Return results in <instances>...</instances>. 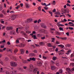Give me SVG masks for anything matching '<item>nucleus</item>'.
Segmentation results:
<instances>
[{"label":"nucleus","instance_id":"obj_62","mask_svg":"<svg viewBox=\"0 0 74 74\" xmlns=\"http://www.w3.org/2000/svg\"><path fill=\"white\" fill-rule=\"evenodd\" d=\"M3 14L4 15H7V13L5 12H4V13H3Z\"/></svg>","mask_w":74,"mask_h":74},{"label":"nucleus","instance_id":"obj_17","mask_svg":"<svg viewBox=\"0 0 74 74\" xmlns=\"http://www.w3.org/2000/svg\"><path fill=\"white\" fill-rule=\"evenodd\" d=\"M51 70H55L56 69V67L55 66H52L51 67Z\"/></svg>","mask_w":74,"mask_h":74},{"label":"nucleus","instance_id":"obj_10","mask_svg":"<svg viewBox=\"0 0 74 74\" xmlns=\"http://www.w3.org/2000/svg\"><path fill=\"white\" fill-rule=\"evenodd\" d=\"M10 73L11 74H16V71H11Z\"/></svg>","mask_w":74,"mask_h":74},{"label":"nucleus","instance_id":"obj_31","mask_svg":"<svg viewBox=\"0 0 74 74\" xmlns=\"http://www.w3.org/2000/svg\"><path fill=\"white\" fill-rule=\"evenodd\" d=\"M49 12L50 14H51V16H52V15H53L52 14H53L52 12L50 11H49Z\"/></svg>","mask_w":74,"mask_h":74},{"label":"nucleus","instance_id":"obj_48","mask_svg":"<svg viewBox=\"0 0 74 74\" xmlns=\"http://www.w3.org/2000/svg\"><path fill=\"white\" fill-rule=\"evenodd\" d=\"M8 51H10V52H12V50H11L10 49H8V50H7Z\"/></svg>","mask_w":74,"mask_h":74},{"label":"nucleus","instance_id":"obj_32","mask_svg":"<svg viewBox=\"0 0 74 74\" xmlns=\"http://www.w3.org/2000/svg\"><path fill=\"white\" fill-rule=\"evenodd\" d=\"M59 72L60 73H63V70L62 69H60L59 70Z\"/></svg>","mask_w":74,"mask_h":74},{"label":"nucleus","instance_id":"obj_49","mask_svg":"<svg viewBox=\"0 0 74 74\" xmlns=\"http://www.w3.org/2000/svg\"><path fill=\"white\" fill-rule=\"evenodd\" d=\"M34 53H37V51L36 50H35L34 51Z\"/></svg>","mask_w":74,"mask_h":74},{"label":"nucleus","instance_id":"obj_2","mask_svg":"<svg viewBox=\"0 0 74 74\" xmlns=\"http://www.w3.org/2000/svg\"><path fill=\"white\" fill-rule=\"evenodd\" d=\"M10 65L12 66V67H16L18 66V64H17L16 62H10Z\"/></svg>","mask_w":74,"mask_h":74},{"label":"nucleus","instance_id":"obj_27","mask_svg":"<svg viewBox=\"0 0 74 74\" xmlns=\"http://www.w3.org/2000/svg\"><path fill=\"white\" fill-rule=\"evenodd\" d=\"M23 63H28V61H27H27H23Z\"/></svg>","mask_w":74,"mask_h":74},{"label":"nucleus","instance_id":"obj_21","mask_svg":"<svg viewBox=\"0 0 74 74\" xmlns=\"http://www.w3.org/2000/svg\"><path fill=\"white\" fill-rule=\"evenodd\" d=\"M42 35L41 34H37V37H42Z\"/></svg>","mask_w":74,"mask_h":74},{"label":"nucleus","instance_id":"obj_11","mask_svg":"<svg viewBox=\"0 0 74 74\" xmlns=\"http://www.w3.org/2000/svg\"><path fill=\"white\" fill-rule=\"evenodd\" d=\"M42 64L41 62H38L37 63V65L38 66H41L42 65Z\"/></svg>","mask_w":74,"mask_h":74},{"label":"nucleus","instance_id":"obj_15","mask_svg":"<svg viewBox=\"0 0 74 74\" xmlns=\"http://www.w3.org/2000/svg\"><path fill=\"white\" fill-rule=\"evenodd\" d=\"M58 59V58L57 57H56V56H54L53 57V58H52V59L53 60H56V59Z\"/></svg>","mask_w":74,"mask_h":74},{"label":"nucleus","instance_id":"obj_46","mask_svg":"<svg viewBox=\"0 0 74 74\" xmlns=\"http://www.w3.org/2000/svg\"><path fill=\"white\" fill-rule=\"evenodd\" d=\"M66 34L67 36H69V32H68L66 33Z\"/></svg>","mask_w":74,"mask_h":74},{"label":"nucleus","instance_id":"obj_55","mask_svg":"<svg viewBox=\"0 0 74 74\" xmlns=\"http://www.w3.org/2000/svg\"><path fill=\"white\" fill-rule=\"evenodd\" d=\"M20 5L21 7H23V4L22 3H20Z\"/></svg>","mask_w":74,"mask_h":74},{"label":"nucleus","instance_id":"obj_39","mask_svg":"<svg viewBox=\"0 0 74 74\" xmlns=\"http://www.w3.org/2000/svg\"><path fill=\"white\" fill-rule=\"evenodd\" d=\"M56 14H57V15H60V12H57L56 13Z\"/></svg>","mask_w":74,"mask_h":74},{"label":"nucleus","instance_id":"obj_53","mask_svg":"<svg viewBox=\"0 0 74 74\" xmlns=\"http://www.w3.org/2000/svg\"><path fill=\"white\" fill-rule=\"evenodd\" d=\"M44 8L45 9V10H47L48 9V8L44 7Z\"/></svg>","mask_w":74,"mask_h":74},{"label":"nucleus","instance_id":"obj_45","mask_svg":"<svg viewBox=\"0 0 74 74\" xmlns=\"http://www.w3.org/2000/svg\"><path fill=\"white\" fill-rule=\"evenodd\" d=\"M43 58L44 59H47V57H45V56H43Z\"/></svg>","mask_w":74,"mask_h":74},{"label":"nucleus","instance_id":"obj_9","mask_svg":"<svg viewBox=\"0 0 74 74\" xmlns=\"http://www.w3.org/2000/svg\"><path fill=\"white\" fill-rule=\"evenodd\" d=\"M37 68H35L33 70L32 72L34 73H37Z\"/></svg>","mask_w":74,"mask_h":74},{"label":"nucleus","instance_id":"obj_37","mask_svg":"<svg viewBox=\"0 0 74 74\" xmlns=\"http://www.w3.org/2000/svg\"><path fill=\"white\" fill-rule=\"evenodd\" d=\"M16 43H19V40L18 39L16 40Z\"/></svg>","mask_w":74,"mask_h":74},{"label":"nucleus","instance_id":"obj_36","mask_svg":"<svg viewBox=\"0 0 74 74\" xmlns=\"http://www.w3.org/2000/svg\"><path fill=\"white\" fill-rule=\"evenodd\" d=\"M38 10H39L40 11H41V7L39 6L38 7Z\"/></svg>","mask_w":74,"mask_h":74},{"label":"nucleus","instance_id":"obj_14","mask_svg":"<svg viewBox=\"0 0 74 74\" xmlns=\"http://www.w3.org/2000/svg\"><path fill=\"white\" fill-rule=\"evenodd\" d=\"M25 5L27 8H29V4L28 3H25Z\"/></svg>","mask_w":74,"mask_h":74},{"label":"nucleus","instance_id":"obj_60","mask_svg":"<svg viewBox=\"0 0 74 74\" xmlns=\"http://www.w3.org/2000/svg\"><path fill=\"white\" fill-rule=\"evenodd\" d=\"M45 36L44 37H42L41 38L42 40H44V39H45Z\"/></svg>","mask_w":74,"mask_h":74},{"label":"nucleus","instance_id":"obj_20","mask_svg":"<svg viewBox=\"0 0 74 74\" xmlns=\"http://www.w3.org/2000/svg\"><path fill=\"white\" fill-rule=\"evenodd\" d=\"M47 44L49 47H53L50 43H47Z\"/></svg>","mask_w":74,"mask_h":74},{"label":"nucleus","instance_id":"obj_24","mask_svg":"<svg viewBox=\"0 0 74 74\" xmlns=\"http://www.w3.org/2000/svg\"><path fill=\"white\" fill-rule=\"evenodd\" d=\"M32 21V19L29 18L27 19V22H30Z\"/></svg>","mask_w":74,"mask_h":74},{"label":"nucleus","instance_id":"obj_51","mask_svg":"<svg viewBox=\"0 0 74 74\" xmlns=\"http://www.w3.org/2000/svg\"><path fill=\"white\" fill-rule=\"evenodd\" d=\"M26 32L27 33H28V34H29V33H30V31H27Z\"/></svg>","mask_w":74,"mask_h":74},{"label":"nucleus","instance_id":"obj_40","mask_svg":"<svg viewBox=\"0 0 74 74\" xmlns=\"http://www.w3.org/2000/svg\"><path fill=\"white\" fill-rule=\"evenodd\" d=\"M66 5L68 7H70V6H71V5H70V4H69V3H67L66 4Z\"/></svg>","mask_w":74,"mask_h":74},{"label":"nucleus","instance_id":"obj_12","mask_svg":"<svg viewBox=\"0 0 74 74\" xmlns=\"http://www.w3.org/2000/svg\"><path fill=\"white\" fill-rule=\"evenodd\" d=\"M25 46V44H21L20 45V48H22L23 47H24Z\"/></svg>","mask_w":74,"mask_h":74},{"label":"nucleus","instance_id":"obj_19","mask_svg":"<svg viewBox=\"0 0 74 74\" xmlns=\"http://www.w3.org/2000/svg\"><path fill=\"white\" fill-rule=\"evenodd\" d=\"M20 51L21 54H23V53H24V50L23 49H20Z\"/></svg>","mask_w":74,"mask_h":74},{"label":"nucleus","instance_id":"obj_59","mask_svg":"<svg viewBox=\"0 0 74 74\" xmlns=\"http://www.w3.org/2000/svg\"><path fill=\"white\" fill-rule=\"evenodd\" d=\"M23 67L25 70H26L27 69V66H23Z\"/></svg>","mask_w":74,"mask_h":74},{"label":"nucleus","instance_id":"obj_61","mask_svg":"<svg viewBox=\"0 0 74 74\" xmlns=\"http://www.w3.org/2000/svg\"><path fill=\"white\" fill-rule=\"evenodd\" d=\"M59 25L60 26H64V25L62 24H59Z\"/></svg>","mask_w":74,"mask_h":74},{"label":"nucleus","instance_id":"obj_25","mask_svg":"<svg viewBox=\"0 0 74 74\" xmlns=\"http://www.w3.org/2000/svg\"><path fill=\"white\" fill-rule=\"evenodd\" d=\"M29 55L30 56H34V54L33 53H31L29 54Z\"/></svg>","mask_w":74,"mask_h":74},{"label":"nucleus","instance_id":"obj_5","mask_svg":"<svg viewBox=\"0 0 74 74\" xmlns=\"http://www.w3.org/2000/svg\"><path fill=\"white\" fill-rule=\"evenodd\" d=\"M16 16H17V15L15 14H13L12 15L11 17V19L12 21L14 20L16 18Z\"/></svg>","mask_w":74,"mask_h":74},{"label":"nucleus","instance_id":"obj_6","mask_svg":"<svg viewBox=\"0 0 74 74\" xmlns=\"http://www.w3.org/2000/svg\"><path fill=\"white\" fill-rule=\"evenodd\" d=\"M10 34L11 35H15L16 34V32L14 31H12L10 32Z\"/></svg>","mask_w":74,"mask_h":74},{"label":"nucleus","instance_id":"obj_33","mask_svg":"<svg viewBox=\"0 0 74 74\" xmlns=\"http://www.w3.org/2000/svg\"><path fill=\"white\" fill-rule=\"evenodd\" d=\"M43 42H40L39 43V45L41 46L43 45Z\"/></svg>","mask_w":74,"mask_h":74},{"label":"nucleus","instance_id":"obj_18","mask_svg":"<svg viewBox=\"0 0 74 74\" xmlns=\"http://www.w3.org/2000/svg\"><path fill=\"white\" fill-rule=\"evenodd\" d=\"M32 37H33L34 39V40L36 39H37L38 38H37L36 37V35H32Z\"/></svg>","mask_w":74,"mask_h":74},{"label":"nucleus","instance_id":"obj_63","mask_svg":"<svg viewBox=\"0 0 74 74\" xmlns=\"http://www.w3.org/2000/svg\"><path fill=\"white\" fill-rule=\"evenodd\" d=\"M71 65H72V66H74V63H72L71 64Z\"/></svg>","mask_w":74,"mask_h":74},{"label":"nucleus","instance_id":"obj_47","mask_svg":"<svg viewBox=\"0 0 74 74\" xmlns=\"http://www.w3.org/2000/svg\"><path fill=\"white\" fill-rule=\"evenodd\" d=\"M10 13H12V14H14V13H15V12L13 11H12L10 12Z\"/></svg>","mask_w":74,"mask_h":74},{"label":"nucleus","instance_id":"obj_52","mask_svg":"<svg viewBox=\"0 0 74 74\" xmlns=\"http://www.w3.org/2000/svg\"><path fill=\"white\" fill-rule=\"evenodd\" d=\"M74 56V53L71 55V57H73Z\"/></svg>","mask_w":74,"mask_h":74},{"label":"nucleus","instance_id":"obj_50","mask_svg":"<svg viewBox=\"0 0 74 74\" xmlns=\"http://www.w3.org/2000/svg\"><path fill=\"white\" fill-rule=\"evenodd\" d=\"M58 48H56V50H55V51L56 52H58Z\"/></svg>","mask_w":74,"mask_h":74},{"label":"nucleus","instance_id":"obj_34","mask_svg":"<svg viewBox=\"0 0 74 74\" xmlns=\"http://www.w3.org/2000/svg\"><path fill=\"white\" fill-rule=\"evenodd\" d=\"M19 29V28H17L16 29V33H17L18 34V33H19V32H18V30Z\"/></svg>","mask_w":74,"mask_h":74},{"label":"nucleus","instance_id":"obj_57","mask_svg":"<svg viewBox=\"0 0 74 74\" xmlns=\"http://www.w3.org/2000/svg\"><path fill=\"white\" fill-rule=\"evenodd\" d=\"M56 65L57 66H59V63H57L56 64Z\"/></svg>","mask_w":74,"mask_h":74},{"label":"nucleus","instance_id":"obj_28","mask_svg":"<svg viewBox=\"0 0 74 74\" xmlns=\"http://www.w3.org/2000/svg\"><path fill=\"white\" fill-rule=\"evenodd\" d=\"M59 29L60 30V31H64L63 28L62 27H60L59 28Z\"/></svg>","mask_w":74,"mask_h":74},{"label":"nucleus","instance_id":"obj_26","mask_svg":"<svg viewBox=\"0 0 74 74\" xmlns=\"http://www.w3.org/2000/svg\"><path fill=\"white\" fill-rule=\"evenodd\" d=\"M73 23H71V22H69V25H70V26H72V25H73Z\"/></svg>","mask_w":74,"mask_h":74},{"label":"nucleus","instance_id":"obj_4","mask_svg":"<svg viewBox=\"0 0 74 74\" xmlns=\"http://www.w3.org/2000/svg\"><path fill=\"white\" fill-rule=\"evenodd\" d=\"M66 71H68V72H66V74H71L70 71H71V69L69 68H67L66 69Z\"/></svg>","mask_w":74,"mask_h":74},{"label":"nucleus","instance_id":"obj_23","mask_svg":"<svg viewBox=\"0 0 74 74\" xmlns=\"http://www.w3.org/2000/svg\"><path fill=\"white\" fill-rule=\"evenodd\" d=\"M51 4L52 5H55L56 4V2L55 1H53V2L51 3Z\"/></svg>","mask_w":74,"mask_h":74},{"label":"nucleus","instance_id":"obj_38","mask_svg":"<svg viewBox=\"0 0 74 74\" xmlns=\"http://www.w3.org/2000/svg\"><path fill=\"white\" fill-rule=\"evenodd\" d=\"M25 53L26 54H28V53H29V52L28 50H27L25 52Z\"/></svg>","mask_w":74,"mask_h":74},{"label":"nucleus","instance_id":"obj_30","mask_svg":"<svg viewBox=\"0 0 74 74\" xmlns=\"http://www.w3.org/2000/svg\"><path fill=\"white\" fill-rule=\"evenodd\" d=\"M4 15L3 14H0V18H3Z\"/></svg>","mask_w":74,"mask_h":74},{"label":"nucleus","instance_id":"obj_8","mask_svg":"<svg viewBox=\"0 0 74 74\" xmlns=\"http://www.w3.org/2000/svg\"><path fill=\"white\" fill-rule=\"evenodd\" d=\"M13 28L12 27H8L6 28V29L7 30H12Z\"/></svg>","mask_w":74,"mask_h":74},{"label":"nucleus","instance_id":"obj_41","mask_svg":"<svg viewBox=\"0 0 74 74\" xmlns=\"http://www.w3.org/2000/svg\"><path fill=\"white\" fill-rule=\"evenodd\" d=\"M7 44L8 45H10V44H11L10 42H9V41L8 42H7Z\"/></svg>","mask_w":74,"mask_h":74},{"label":"nucleus","instance_id":"obj_64","mask_svg":"<svg viewBox=\"0 0 74 74\" xmlns=\"http://www.w3.org/2000/svg\"><path fill=\"white\" fill-rule=\"evenodd\" d=\"M71 70H72V71H74V67L72 68Z\"/></svg>","mask_w":74,"mask_h":74},{"label":"nucleus","instance_id":"obj_1","mask_svg":"<svg viewBox=\"0 0 74 74\" xmlns=\"http://www.w3.org/2000/svg\"><path fill=\"white\" fill-rule=\"evenodd\" d=\"M34 69V66L33 65L31 64L29 65V73H32L33 72V70Z\"/></svg>","mask_w":74,"mask_h":74},{"label":"nucleus","instance_id":"obj_3","mask_svg":"<svg viewBox=\"0 0 74 74\" xmlns=\"http://www.w3.org/2000/svg\"><path fill=\"white\" fill-rule=\"evenodd\" d=\"M36 58H29V59H27V60L28 62H31V60L32 61H36Z\"/></svg>","mask_w":74,"mask_h":74},{"label":"nucleus","instance_id":"obj_7","mask_svg":"<svg viewBox=\"0 0 74 74\" xmlns=\"http://www.w3.org/2000/svg\"><path fill=\"white\" fill-rule=\"evenodd\" d=\"M41 4L42 5L45 6L46 7H47V6H48V5H51V4L50 3H49L47 5H46L45 3H42Z\"/></svg>","mask_w":74,"mask_h":74},{"label":"nucleus","instance_id":"obj_13","mask_svg":"<svg viewBox=\"0 0 74 74\" xmlns=\"http://www.w3.org/2000/svg\"><path fill=\"white\" fill-rule=\"evenodd\" d=\"M60 38L62 40H67V38L66 37H65L63 38L60 37Z\"/></svg>","mask_w":74,"mask_h":74},{"label":"nucleus","instance_id":"obj_58","mask_svg":"<svg viewBox=\"0 0 74 74\" xmlns=\"http://www.w3.org/2000/svg\"><path fill=\"white\" fill-rule=\"evenodd\" d=\"M20 7V6L19 5L17 7H16V9L17 10H18V8H19Z\"/></svg>","mask_w":74,"mask_h":74},{"label":"nucleus","instance_id":"obj_35","mask_svg":"<svg viewBox=\"0 0 74 74\" xmlns=\"http://www.w3.org/2000/svg\"><path fill=\"white\" fill-rule=\"evenodd\" d=\"M69 29H70V30H73L74 29V28L73 27H69Z\"/></svg>","mask_w":74,"mask_h":74},{"label":"nucleus","instance_id":"obj_42","mask_svg":"<svg viewBox=\"0 0 74 74\" xmlns=\"http://www.w3.org/2000/svg\"><path fill=\"white\" fill-rule=\"evenodd\" d=\"M2 20H3V19H1V23H4V21H2Z\"/></svg>","mask_w":74,"mask_h":74},{"label":"nucleus","instance_id":"obj_22","mask_svg":"<svg viewBox=\"0 0 74 74\" xmlns=\"http://www.w3.org/2000/svg\"><path fill=\"white\" fill-rule=\"evenodd\" d=\"M18 51V49L16 48L15 49L14 51V52H15V53H16V52H17Z\"/></svg>","mask_w":74,"mask_h":74},{"label":"nucleus","instance_id":"obj_44","mask_svg":"<svg viewBox=\"0 0 74 74\" xmlns=\"http://www.w3.org/2000/svg\"><path fill=\"white\" fill-rule=\"evenodd\" d=\"M71 50H69L68 51H67V52H68L69 53H70V52H71Z\"/></svg>","mask_w":74,"mask_h":74},{"label":"nucleus","instance_id":"obj_29","mask_svg":"<svg viewBox=\"0 0 74 74\" xmlns=\"http://www.w3.org/2000/svg\"><path fill=\"white\" fill-rule=\"evenodd\" d=\"M33 34H36V32L35 31H33L32 32V33L30 34V35L31 36H33Z\"/></svg>","mask_w":74,"mask_h":74},{"label":"nucleus","instance_id":"obj_16","mask_svg":"<svg viewBox=\"0 0 74 74\" xmlns=\"http://www.w3.org/2000/svg\"><path fill=\"white\" fill-rule=\"evenodd\" d=\"M55 38H51V42H55Z\"/></svg>","mask_w":74,"mask_h":74},{"label":"nucleus","instance_id":"obj_54","mask_svg":"<svg viewBox=\"0 0 74 74\" xmlns=\"http://www.w3.org/2000/svg\"><path fill=\"white\" fill-rule=\"evenodd\" d=\"M67 15H68V16H69V17H71V16L70 14H67Z\"/></svg>","mask_w":74,"mask_h":74},{"label":"nucleus","instance_id":"obj_56","mask_svg":"<svg viewBox=\"0 0 74 74\" xmlns=\"http://www.w3.org/2000/svg\"><path fill=\"white\" fill-rule=\"evenodd\" d=\"M56 44H60V42H59L56 41Z\"/></svg>","mask_w":74,"mask_h":74},{"label":"nucleus","instance_id":"obj_43","mask_svg":"<svg viewBox=\"0 0 74 74\" xmlns=\"http://www.w3.org/2000/svg\"><path fill=\"white\" fill-rule=\"evenodd\" d=\"M41 19H39L38 21L37 22L38 23H39L40 22H41Z\"/></svg>","mask_w":74,"mask_h":74}]
</instances>
